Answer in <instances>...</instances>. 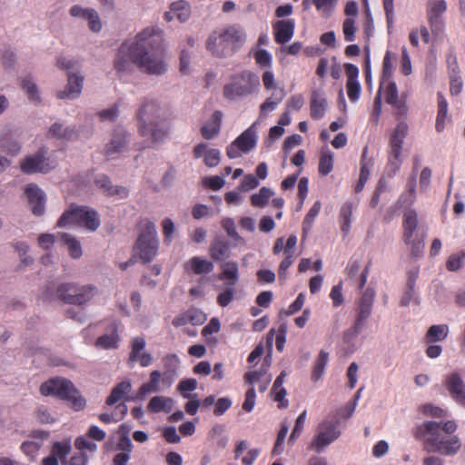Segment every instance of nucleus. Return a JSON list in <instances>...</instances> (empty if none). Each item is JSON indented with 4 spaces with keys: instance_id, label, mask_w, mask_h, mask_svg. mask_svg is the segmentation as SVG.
Returning <instances> with one entry per match:
<instances>
[{
    "instance_id": "f257e3e1",
    "label": "nucleus",
    "mask_w": 465,
    "mask_h": 465,
    "mask_svg": "<svg viewBox=\"0 0 465 465\" xmlns=\"http://www.w3.org/2000/svg\"><path fill=\"white\" fill-rule=\"evenodd\" d=\"M458 425L454 420H426L412 429V435L423 441L427 452H437L443 456H454L461 449L460 439L453 433Z\"/></svg>"
},
{
    "instance_id": "f03ea898",
    "label": "nucleus",
    "mask_w": 465,
    "mask_h": 465,
    "mask_svg": "<svg viewBox=\"0 0 465 465\" xmlns=\"http://www.w3.org/2000/svg\"><path fill=\"white\" fill-rule=\"evenodd\" d=\"M138 68L150 75H162L167 71L164 62L163 32L158 26H148L138 33Z\"/></svg>"
},
{
    "instance_id": "7ed1b4c3",
    "label": "nucleus",
    "mask_w": 465,
    "mask_h": 465,
    "mask_svg": "<svg viewBox=\"0 0 465 465\" xmlns=\"http://www.w3.org/2000/svg\"><path fill=\"white\" fill-rule=\"evenodd\" d=\"M246 38V33L242 26L232 25L211 34L206 48L216 57H230L242 48Z\"/></svg>"
},
{
    "instance_id": "20e7f679",
    "label": "nucleus",
    "mask_w": 465,
    "mask_h": 465,
    "mask_svg": "<svg viewBox=\"0 0 465 465\" xmlns=\"http://www.w3.org/2000/svg\"><path fill=\"white\" fill-rule=\"evenodd\" d=\"M44 396H55L63 401H69L74 411L84 410L86 401L79 394L74 383L64 378H53L43 382L39 389Z\"/></svg>"
},
{
    "instance_id": "39448f33",
    "label": "nucleus",
    "mask_w": 465,
    "mask_h": 465,
    "mask_svg": "<svg viewBox=\"0 0 465 465\" xmlns=\"http://www.w3.org/2000/svg\"><path fill=\"white\" fill-rule=\"evenodd\" d=\"M261 83L257 74L242 70L230 77L223 86V96L228 100L247 97L259 91Z\"/></svg>"
},
{
    "instance_id": "423d86ee",
    "label": "nucleus",
    "mask_w": 465,
    "mask_h": 465,
    "mask_svg": "<svg viewBox=\"0 0 465 465\" xmlns=\"http://www.w3.org/2000/svg\"><path fill=\"white\" fill-rule=\"evenodd\" d=\"M71 225L84 227L91 232H94L100 227L101 220L94 209L72 204L57 221V226L60 228Z\"/></svg>"
},
{
    "instance_id": "0eeeda50",
    "label": "nucleus",
    "mask_w": 465,
    "mask_h": 465,
    "mask_svg": "<svg viewBox=\"0 0 465 465\" xmlns=\"http://www.w3.org/2000/svg\"><path fill=\"white\" fill-rule=\"evenodd\" d=\"M158 249L159 238L156 225L153 222L146 220L133 246V252L143 263H149L156 257Z\"/></svg>"
},
{
    "instance_id": "6e6552de",
    "label": "nucleus",
    "mask_w": 465,
    "mask_h": 465,
    "mask_svg": "<svg viewBox=\"0 0 465 465\" xmlns=\"http://www.w3.org/2000/svg\"><path fill=\"white\" fill-rule=\"evenodd\" d=\"M138 34L134 39L124 42L116 53L114 65L120 75L131 74L134 66H138Z\"/></svg>"
},
{
    "instance_id": "1a4fd4ad",
    "label": "nucleus",
    "mask_w": 465,
    "mask_h": 465,
    "mask_svg": "<svg viewBox=\"0 0 465 465\" xmlns=\"http://www.w3.org/2000/svg\"><path fill=\"white\" fill-rule=\"evenodd\" d=\"M54 168L55 163L48 157L45 147H41L20 161V170L25 174L47 173Z\"/></svg>"
},
{
    "instance_id": "9d476101",
    "label": "nucleus",
    "mask_w": 465,
    "mask_h": 465,
    "mask_svg": "<svg viewBox=\"0 0 465 465\" xmlns=\"http://www.w3.org/2000/svg\"><path fill=\"white\" fill-rule=\"evenodd\" d=\"M340 436L341 430L338 429V422L325 420L319 424L318 433L312 440L309 448L321 453Z\"/></svg>"
},
{
    "instance_id": "9b49d317",
    "label": "nucleus",
    "mask_w": 465,
    "mask_h": 465,
    "mask_svg": "<svg viewBox=\"0 0 465 465\" xmlns=\"http://www.w3.org/2000/svg\"><path fill=\"white\" fill-rule=\"evenodd\" d=\"M137 128L140 134H144L148 131V124L159 122L162 119L161 108L157 101L150 98H144L136 113Z\"/></svg>"
},
{
    "instance_id": "f8f14e48",
    "label": "nucleus",
    "mask_w": 465,
    "mask_h": 465,
    "mask_svg": "<svg viewBox=\"0 0 465 465\" xmlns=\"http://www.w3.org/2000/svg\"><path fill=\"white\" fill-rule=\"evenodd\" d=\"M131 141V134L124 127H116L109 143L104 147V153L109 158H115L116 155L127 151Z\"/></svg>"
},
{
    "instance_id": "ddd939ff",
    "label": "nucleus",
    "mask_w": 465,
    "mask_h": 465,
    "mask_svg": "<svg viewBox=\"0 0 465 465\" xmlns=\"http://www.w3.org/2000/svg\"><path fill=\"white\" fill-rule=\"evenodd\" d=\"M374 292H363L357 306L356 320L353 324V333L358 334L365 326V322L371 312Z\"/></svg>"
},
{
    "instance_id": "4468645a",
    "label": "nucleus",
    "mask_w": 465,
    "mask_h": 465,
    "mask_svg": "<svg viewBox=\"0 0 465 465\" xmlns=\"http://www.w3.org/2000/svg\"><path fill=\"white\" fill-rule=\"evenodd\" d=\"M447 10L445 0H430L428 3L427 16L433 34L441 32L443 25L440 19L441 15Z\"/></svg>"
},
{
    "instance_id": "2eb2a0df",
    "label": "nucleus",
    "mask_w": 465,
    "mask_h": 465,
    "mask_svg": "<svg viewBox=\"0 0 465 465\" xmlns=\"http://www.w3.org/2000/svg\"><path fill=\"white\" fill-rule=\"evenodd\" d=\"M25 193L28 200L32 213L36 216H41L45 211V193L36 184L30 183L25 187Z\"/></svg>"
},
{
    "instance_id": "dca6fc26",
    "label": "nucleus",
    "mask_w": 465,
    "mask_h": 465,
    "mask_svg": "<svg viewBox=\"0 0 465 465\" xmlns=\"http://www.w3.org/2000/svg\"><path fill=\"white\" fill-rule=\"evenodd\" d=\"M419 228V216L415 209H407L402 212V240L411 242L417 237Z\"/></svg>"
},
{
    "instance_id": "f3484780",
    "label": "nucleus",
    "mask_w": 465,
    "mask_h": 465,
    "mask_svg": "<svg viewBox=\"0 0 465 465\" xmlns=\"http://www.w3.org/2000/svg\"><path fill=\"white\" fill-rule=\"evenodd\" d=\"M145 340L143 337H134L131 341V351L128 361H138L142 367H147L152 364L153 357L148 352H142L145 348Z\"/></svg>"
},
{
    "instance_id": "a211bd4d",
    "label": "nucleus",
    "mask_w": 465,
    "mask_h": 465,
    "mask_svg": "<svg viewBox=\"0 0 465 465\" xmlns=\"http://www.w3.org/2000/svg\"><path fill=\"white\" fill-rule=\"evenodd\" d=\"M451 398L460 404L465 400V382L458 372H452L445 377L443 382Z\"/></svg>"
},
{
    "instance_id": "6ab92c4d",
    "label": "nucleus",
    "mask_w": 465,
    "mask_h": 465,
    "mask_svg": "<svg viewBox=\"0 0 465 465\" xmlns=\"http://www.w3.org/2000/svg\"><path fill=\"white\" fill-rule=\"evenodd\" d=\"M84 84V76L80 74H73L71 72L68 73V83L64 90H61L57 93L56 96L58 99L64 100L69 99L73 100L77 98L83 89Z\"/></svg>"
},
{
    "instance_id": "aec40b11",
    "label": "nucleus",
    "mask_w": 465,
    "mask_h": 465,
    "mask_svg": "<svg viewBox=\"0 0 465 465\" xmlns=\"http://www.w3.org/2000/svg\"><path fill=\"white\" fill-rule=\"evenodd\" d=\"M144 138H148L147 147L154 148L157 145L164 143L167 135L168 129L165 127L163 120L148 124V131L144 134H140Z\"/></svg>"
},
{
    "instance_id": "412c9836",
    "label": "nucleus",
    "mask_w": 465,
    "mask_h": 465,
    "mask_svg": "<svg viewBox=\"0 0 465 465\" xmlns=\"http://www.w3.org/2000/svg\"><path fill=\"white\" fill-rule=\"evenodd\" d=\"M295 23L292 19L275 22L272 25L275 42L281 45L288 43L294 35Z\"/></svg>"
},
{
    "instance_id": "4be33fe9",
    "label": "nucleus",
    "mask_w": 465,
    "mask_h": 465,
    "mask_svg": "<svg viewBox=\"0 0 465 465\" xmlns=\"http://www.w3.org/2000/svg\"><path fill=\"white\" fill-rule=\"evenodd\" d=\"M416 183L417 175L412 173L407 182L405 190L400 195L397 204L404 210L413 209L412 205L416 201Z\"/></svg>"
},
{
    "instance_id": "5701e85b",
    "label": "nucleus",
    "mask_w": 465,
    "mask_h": 465,
    "mask_svg": "<svg viewBox=\"0 0 465 465\" xmlns=\"http://www.w3.org/2000/svg\"><path fill=\"white\" fill-rule=\"evenodd\" d=\"M384 96L388 104L397 110L400 115L406 114L407 108L405 103L399 101V94L397 84L394 81H387L384 85Z\"/></svg>"
},
{
    "instance_id": "b1692460",
    "label": "nucleus",
    "mask_w": 465,
    "mask_h": 465,
    "mask_svg": "<svg viewBox=\"0 0 465 465\" xmlns=\"http://www.w3.org/2000/svg\"><path fill=\"white\" fill-rule=\"evenodd\" d=\"M258 135L256 123H253L244 132H242L234 142L239 145L243 153H250L257 144Z\"/></svg>"
},
{
    "instance_id": "393cba45",
    "label": "nucleus",
    "mask_w": 465,
    "mask_h": 465,
    "mask_svg": "<svg viewBox=\"0 0 465 465\" xmlns=\"http://www.w3.org/2000/svg\"><path fill=\"white\" fill-rule=\"evenodd\" d=\"M328 102L324 94L319 90H314L311 95V116L315 120L322 119L326 113Z\"/></svg>"
},
{
    "instance_id": "a878e982",
    "label": "nucleus",
    "mask_w": 465,
    "mask_h": 465,
    "mask_svg": "<svg viewBox=\"0 0 465 465\" xmlns=\"http://www.w3.org/2000/svg\"><path fill=\"white\" fill-rule=\"evenodd\" d=\"M213 263L211 261L199 256H194L184 263V269L194 274L209 273L213 272Z\"/></svg>"
},
{
    "instance_id": "bb28decb",
    "label": "nucleus",
    "mask_w": 465,
    "mask_h": 465,
    "mask_svg": "<svg viewBox=\"0 0 465 465\" xmlns=\"http://www.w3.org/2000/svg\"><path fill=\"white\" fill-rule=\"evenodd\" d=\"M47 136L57 139L73 140L77 137V131L74 125L64 126L63 124L56 122L50 126Z\"/></svg>"
},
{
    "instance_id": "cd10ccee",
    "label": "nucleus",
    "mask_w": 465,
    "mask_h": 465,
    "mask_svg": "<svg viewBox=\"0 0 465 465\" xmlns=\"http://www.w3.org/2000/svg\"><path fill=\"white\" fill-rule=\"evenodd\" d=\"M223 113L221 111H215L211 118V121L206 123L201 128V134L206 140L214 138L220 133L222 126Z\"/></svg>"
},
{
    "instance_id": "c85d7f7f",
    "label": "nucleus",
    "mask_w": 465,
    "mask_h": 465,
    "mask_svg": "<svg viewBox=\"0 0 465 465\" xmlns=\"http://www.w3.org/2000/svg\"><path fill=\"white\" fill-rule=\"evenodd\" d=\"M163 376L159 371H153L150 373V380L148 382L143 383L137 393L138 399H143L147 394L157 392L160 391V382H162Z\"/></svg>"
},
{
    "instance_id": "c756f323",
    "label": "nucleus",
    "mask_w": 465,
    "mask_h": 465,
    "mask_svg": "<svg viewBox=\"0 0 465 465\" xmlns=\"http://www.w3.org/2000/svg\"><path fill=\"white\" fill-rule=\"evenodd\" d=\"M210 255L214 261H224L231 255L230 244L223 239H215L210 246Z\"/></svg>"
},
{
    "instance_id": "7c9ffc66",
    "label": "nucleus",
    "mask_w": 465,
    "mask_h": 465,
    "mask_svg": "<svg viewBox=\"0 0 465 465\" xmlns=\"http://www.w3.org/2000/svg\"><path fill=\"white\" fill-rule=\"evenodd\" d=\"M163 363L166 371L163 375L162 383L170 387L173 381V374L179 365V358L175 354H168L163 359Z\"/></svg>"
},
{
    "instance_id": "2f4dec72",
    "label": "nucleus",
    "mask_w": 465,
    "mask_h": 465,
    "mask_svg": "<svg viewBox=\"0 0 465 465\" xmlns=\"http://www.w3.org/2000/svg\"><path fill=\"white\" fill-rule=\"evenodd\" d=\"M221 279L226 282V284L233 286L239 280L238 263L233 261L225 262L221 265Z\"/></svg>"
},
{
    "instance_id": "473e14b6",
    "label": "nucleus",
    "mask_w": 465,
    "mask_h": 465,
    "mask_svg": "<svg viewBox=\"0 0 465 465\" xmlns=\"http://www.w3.org/2000/svg\"><path fill=\"white\" fill-rule=\"evenodd\" d=\"M62 242L67 247L71 258L79 259L83 255V249L80 241L70 233L60 234Z\"/></svg>"
},
{
    "instance_id": "72a5a7b5",
    "label": "nucleus",
    "mask_w": 465,
    "mask_h": 465,
    "mask_svg": "<svg viewBox=\"0 0 465 465\" xmlns=\"http://www.w3.org/2000/svg\"><path fill=\"white\" fill-rule=\"evenodd\" d=\"M119 335L117 333V325L112 324V332L110 334H104L97 338L95 341V346L97 348L109 350L116 349L118 347Z\"/></svg>"
},
{
    "instance_id": "f704fd0d",
    "label": "nucleus",
    "mask_w": 465,
    "mask_h": 465,
    "mask_svg": "<svg viewBox=\"0 0 465 465\" xmlns=\"http://www.w3.org/2000/svg\"><path fill=\"white\" fill-rule=\"evenodd\" d=\"M448 333L449 327L447 324L432 325L428 329L424 340L427 343L441 341L447 338Z\"/></svg>"
},
{
    "instance_id": "c9c22d12",
    "label": "nucleus",
    "mask_w": 465,
    "mask_h": 465,
    "mask_svg": "<svg viewBox=\"0 0 465 465\" xmlns=\"http://www.w3.org/2000/svg\"><path fill=\"white\" fill-rule=\"evenodd\" d=\"M132 384L130 381H122L116 384L106 399V404L111 406L121 401L130 392Z\"/></svg>"
},
{
    "instance_id": "e433bc0d",
    "label": "nucleus",
    "mask_w": 465,
    "mask_h": 465,
    "mask_svg": "<svg viewBox=\"0 0 465 465\" xmlns=\"http://www.w3.org/2000/svg\"><path fill=\"white\" fill-rule=\"evenodd\" d=\"M328 361L329 353L324 351H321L313 363L312 370L311 379L313 382H317L322 378Z\"/></svg>"
},
{
    "instance_id": "4c0bfd02",
    "label": "nucleus",
    "mask_w": 465,
    "mask_h": 465,
    "mask_svg": "<svg viewBox=\"0 0 465 465\" xmlns=\"http://www.w3.org/2000/svg\"><path fill=\"white\" fill-rule=\"evenodd\" d=\"M408 134V125L404 122H401L397 124L391 137V150L401 151L402 150V144L404 139Z\"/></svg>"
},
{
    "instance_id": "58836bf2",
    "label": "nucleus",
    "mask_w": 465,
    "mask_h": 465,
    "mask_svg": "<svg viewBox=\"0 0 465 465\" xmlns=\"http://www.w3.org/2000/svg\"><path fill=\"white\" fill-rule=\"evenodd\" d=\"M21 86L28 98L35 102H40V94L37 84L31 75H25L20 78Z\"/></svg>"
},
{
    "instance_id": "ea45409f",
    "label": "nucleus",
    "mask_w": 465,
    "mask_h": 465,
    "mask_svg": "<svg viewBox=\"0 0 465 465\" xmlns=\"http://www.w3.org/2000/svg\"><path fill=\"white\" fill-rule=\"evenodd\" d=\"M353 204L351 202H346L341 208L340 218L341 220V230L347 235L351 230Z\"/></svg>"
},
{
    "instance_id": "a19ab883",
    "label": "nucleus",
    "mask_w": 465,
    "mask_h": 465,
    "mask_svg": "<svg viewBox=\"0 0 465 465\" xmlns=\"http://www.w3.org/2000/svg\"><path fill=\"white\" fill-rule=\"evenodd\" d=\"M170 9L175 17L182 23L186 22L191 15L190 5L187 2L180 0L171 5Z\"/></svg>"
},
{
    "instance_id": "79ce46f5",
    "label": "nucleus",
    "mask_w": 465,
    "mask_h": 465,
    "mask_svg": "<svg viewBox=\"0 0 465 465\" xmlns=\"http://www.w3.org/2000/svg\"><path fill=\"white\" fill-rule=\"evenodd\" d=\"M274 194L273 191L268 187H262L257 193L251 196L252 205L263 208L269 203L270 198Z\"/></svg>"
},
{
    "instance_id": "37998d69",
    "label": "nucleus",
    "mask_w": 465,
    "mask_h": 465,
    "mask_svg": "<svg viewBox=\"0 0 465 465\" xmlns=\"http://www.w3.org/2000/svg\"><path fill=\"white\" fill-rule=\"evenodd\" d=\"M393 74V64H392V54L390 51L385 53L382 61V73L381 76L380 88L386 84L387 81H392L391 77Z\"/></svg>"
},
{
    "instance_id": "c03bdc74",
    "label": "nucleus",
    "mask_w": 465,
    "mask_h": 465,
    "mask_svg": "<svg viewBox=\"0 0 465 465\" xmlns=\"http://www.w3.org/2000/svg\"><path fill=\"white\" fill-rule=\"evenodd\" d=\"M402 163L401 159V152L396 150H391L389 163L387 165V174L389 177L392 178L396 175V173L401 169Z\"/></svg>"
},
{
    "instance_id": "a18cd8bd",
    "label": "nucleus",
    "mask_w": 465,
    "mask_h": 465,
    "mask_svg": "<svg viewBox=\"0 0 465 465\" xmlns=\"http://www.w3.org/2000/svg\"><path fill=\"white\" fill-rule=\"evenodd\" d=\"M253 58L256 62V64L261 67L264 69H270L272 64V56L265 49H254L252 52Z\"/></svg>"
},
{
    "instance_id": "49530a36",
    "label": "nucleus",
    "mask_w": 465,
    "mask_h": 465,
    "mask_svg": "<svg viewBox=\"0 0 465 465\" xmlns=\"http://www.w3.org/2000/svg\"><path fill=\"white\" fill-rule=\"evenodd\" d=\"M222 226L228 236L236 242V244H245V240L236 231V224L232 218L227 217L223 219Z\"/></svg>"
},
{
    "instance_id": "de8ad7c7",
    "label": "nucleus",
    "mask_w": 465,
    "mask_h": 465,
    "mask_svg": "<svg viewBox=\"0 0 465 465\" xmlns=\"http://www.w3.org/2000/svg\"><path fill=\"white\" fill-rule=\"evenodd\" d=\"M333 169V154L332 153L327 149L323 151L321 154L320 162H319V173L326 176L328 175Z\"/></svg>"
},
{
    "instance_id": "09e8293b",
    "label": "nucleus",
    "mask_w": 465,
    "mask_h": 465,
    "mask_svg": "<svg viewBox=\"0 0 465 465\" xmlns=\"http://www.w3.org/2000/svg\"><path fill=\"white\" fill-rule=\"evenodd\" d=\"M0 149L12 156H15L21 152L22 143L15 138L6 137L5 140L0 139Z\"/></svg>"
},
{
    "instance_id": "8fccbe9b",
    "label": "nucleus",
    "mask_w": 465,
    "mask_h": 465,
    "mask_svg": "<svg viewBox=\"0 0 465 465\" xmlns=\"http://www.w3.org/2000/svg\"><path fill=\"white\" fill-rule=\"evenodd\" d=\"M171 401H172L171 399H166L162 396H154L150 400V401L147 405V409L149 411L155 412V413L160 412V411H169L171 407L169 406V408L166 409V406Z\"/></svg>"
},
{
    "instance_id": "3c124183",
    "label": "nucleus",
    "mask_w": 465,
    "mask_h": 465,
    "mask_svg": "<svg viewBox=\"0 0 465 465\" xmlns=\"http://www.w3.org/2000/svg\"><path fill=\"white\" fill-rule=\"evenodd\" d=\"M268 366H269V364H266V360H265L263 364L260 368V370L246 372L244 374L245 381L247 383L252 385L257 381L264 380L266 378V376H270L268 374Z\"/></svg>"
},
{
    "instance_id": "603ef678",
    "label": "nucleus",
    "mask_w": 465,
    "mask_h": 465,
    "mask_svg": "<svg viewBox=\"0 0 465 465\" xmlns=\"http://www.w3.org/2000/svg\"><path fill=\"white\" fill-rule=\"evenodd\" d=\"M197 388V381L195 379H184L182 380L178 386L177 390L182 394L183 398H196V394H188L187 392L193 391Z\"/></svg>"
},
{
    "instance_id": "864d4df0",
    "label": "nucleus",
    "mask_w": 465,
    "mask_h": 465,
    "mask_svg": "<svg viewBox=\"0 0 465 465\" xmlns=\"http://www.w3.org/2000/svg\"><path fill=\"white\" fill-rule=\"evenodd\" d=\"M465 263V250L451 254L446 262V267L450 272H456Z\"/></svg>"
},
{
    "instance_id": "5fc2aeb1",
    "label": "nucleus",
    "mask_w": 465,
    "mask_h": 465,
    "mask_svg": "<svg viewBox=\"0 0 465 465\" xmlns=\"http://www.w3.org/2000/svg\"><path fill=\"white\" fill-rule=\"evenodd\" d=\"M312 3L323 16L328 17L333 13L338 0H312Z\"/></svg>"
},
{
    "instance_id": "6e6d98bb",
    "label": "nucleus",
    "mask_w": 465,
    "mask_h": 465,
    "mask_svg": "<svg viewBox=\"0 0 465 465\" xmlns=\"http://www.w3.org/2000/svg\"><path fill=\"white\" fill-rule=\"evenodd\" d=\"M46 294H54V292H46ZM58 298L66 303L83 304L85 302V292H77L71 295L68 292H55Z\"/></svg>"
},
{
    "instance_id": "4d7b16f0",
    "label": "nucleus",
    "mask_w": 465,
    "mask_h": 465,
    "mask_svg": "<svg viewBox=\"0 0 465 465\" xmlns=\"http://www.w3.org/2000/svg\"><path fill=\"white\" fill-rule=\"evenodd\" d=\"M70 451L71 444L68 441L54 442L51 450L54 457L59 458L62 460L66 458Z\"/></svg>"
},
{
    "instance_id": "13d9d810",
    "label": "nucleus",
    "mask_w": 465,
    "mask_h": 465,
    "mask_svg": "<svg viewBox=\"0 0 465 465\" xmlns=\"http://www.w3.org/2000/svg\"><path fill=\"white\" fill-rule=\"evenodd\" d=\"M285 95L283 90L281 91V95L272 100V98H267L260 106V114L261 117H263L267 114L268 112H272L276 109L277 105L282 102Z\"/></svg>"
},
{
    "instance_id": "bf43d9fd",
    "label": "nucleus",
    "mask_w": 465,
    "mask_h": 465,
    "mask_svg": "<svg viewBox=\"0 0 465 465\" xmlns=\"http://www.w3.org/2000/svg\"><path fill=\"white\" fill-rule=\"evenodd\" d=\"M382 5L386 15V22L389 33L394 24V0H382Z\"/></svg>"
},
{
    "instance_id": "052dcab7",
    "label": "nucleus",
    "mask_w": 465,
    "mask_h": 465,
    "mask_svg": "<svg viewBox=\"0 0 465 465\" xmlns=\"http://www.w3.org/2000/svg\"><path fill=\"white\" fill-rule=\"evenodd\" d=\"M342 30L344 34V39L347 42H352L355 39V19L352 17H348L344 20L342 25Z\"/></svg>"
},
{
    "instance_id": "680f3d73",
    "label": "nucleus",
    "mask_w": 465,
    "mask_h": 465,
    "mask_svg": "<svg viewBox=\"0 0 465 465\" xmlns=\"http://www.w3.org/2000/svg\"><path fill=\"white\" fill-rule=\"evenodd\" d=\"M307 411H303L296 419L294 428L291 433L289 438V441H294L302 432L305 420H306Z\"/></svg>"
},
{
    "instance_id": "e2e57ef3",
    "label": "nucleus",
    "mask_w": 465,
    "mask_h": 465,
    "mask_svg": "<svg viewBox=\"0 0 465 465\" xmlns=\"http://www.w3.org/2000/svg\"><path fill=\"white\" fill-rule=\"evenodd\" d=\"M204 163L210 168L217 166L221 162V151L218 149H208L204 153Z\"/></svg>"
},
{
    "instance_id": "0e129e2a",
    "label": "nucleus",
    "mask_w": 465,
    "mask_h": 465,
    "mask_svg": "<svg viewBox=\"0 0 465 465\" xmlns=\"http://www.w3.org/2000/svg\"><path fill=\"white\" fill-rule=\"evenodd\" d=\"M186 312L188 317L187 320H189V323H192L193 325H201L207 319L206 314L199 309L191 308L186 311Z\"/></svg>"
},
{
    "instance_id": "69168bd1",
    "label": "nucleus",
    "mask_w": 465,
    "mask_h": 465,
    "mask_svg": "<svg viewBox=\"0 0 465 465\" xmlns=\"http://www.w3.org/2000/svg\"><path fill=\"white\" fill-rule=\"evenodd\" d=\"M422 413L433 418H444L447 416V411L433 404L427 403L421 407Z\"/></svg>"
},
{
    "instance_id": "338daca9",
    "label": "nucleus",
    "mask_w": 465,
    "mask_h": 465,
    "mask_svg": "<svg viewBox=\"0 0 465 465\" xmlns=\"http://www.w3.org/2000/svg\"><path fill=\"white\" fill-rule=\"evenodd\" d=\"M259 185L258 179L252 174H246L242 180L238 190L242 192H249Z\"/></svg>"
},
{
    "instance_id": "774afa93",
    "label": "nucleus",
    "mask_w": 465,
    "mask_h": 465,
    "mask_svg": "<svg viewBox=\"0 0 465 465\" xmlns=\"http://www.w3.org/2000/svg\"><path fill=\"white\" fill-rule=\"evenodd\" d=\"M88 26L90 30L94 33H99L102 30L103 25L99 16V14L96 10H93L89 12V16L87 17Z\"/></svg>"
}]
</instances>
